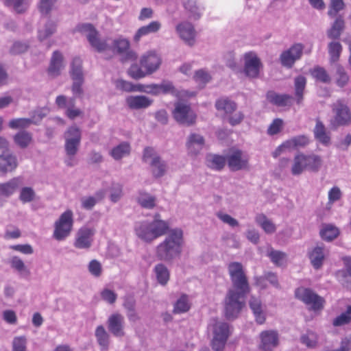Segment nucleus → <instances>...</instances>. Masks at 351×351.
<instances>
[{"label": "nucleus", "mask_w": 351, "mask_h": 351, "mask_svg": "<svg viewBox=\"0 0 351 351\" xmlns=\"http://www.w3.org/2000/svg\"><path fill=\"white\" fill-rule=\"evenodd\" d=\"M76 31L84 34L90 45L98 52L109 51L113 55H120L122 56V62L135 60L137 58V54L134 51L130 50L129 40L123 37L101 40L99 38L98 32L90 23L78 25L76 27Z\"/></svg>", "instance_id": "obj_1"}, {"label": "nucleus", "mask_w": 351, "mask_h": 351, "mask_svg": "<svg viewBox=\"0 0 351 351\" xmlns=\"http://www.w3.org/2000/svg\"><path fill=\"white\" fill-rule=\"evenodd\" d=\"M167 232L165 239L157 245L156 256L160 261L171 262L182 254L183 231L180 228H173Z\"/></svg>", "instance_id": "obj_2"}, {"label": "nucleus", "mask_w": 351, "mask_h": 351, "mask_svg": "<svg viewBox=\"0 0 351 351\" xmlns=\"http://www.w3.org/2000/svg\"><path fill=\"white\" fill-rule=\"evenodd\" d=\"M169 229V223L161 219L159 213L154 215L152 221H138L134 226L136 236L146 243H152L158 237L166 234Z\"/></svg>", "instance_id": "obj_3"}, {"label": "nucleus", "mask_w": 351, "mask_h": 351, "mask_svg": "<svg viewBox=\"0 0 351 351\" xmlns=\"http://www.w3.org/2000/svg\"><path fill=\"white\" fill-rule=\"evenodd\" d=\"M250 290L230 289L224 299V313L228 319H235L245 306V298Z\"/></svg>", "instance_id": "obj_4"}, {"label": "nucleus", "mask_w": 351, "mask_h": 351, "mask_svg": "<svg viewBox=\"0 0 351 351\" xmlns=\"http://www.w3.org/2000/svg\"><path fill=\"white\" fill-rule=\"evenodd\" d=\"M209 326L212 328L213 335L211 341L213 349L215 351H222L230 333L229 324L212 319Z\"/></svg>", "instance_id": "obj_5"}, {"label": "nucleus", "mask_w": 351, "mask_h": 351, "mask_svg": "<svg viewBox=\"0 0 351 351\" xmlns=\"http://www.w3.org/2000/svg\"><path fill=\"white\" fill-rule=\"evenodd\" d=\"M143 162L148 163L151 167L152 176L156 178H161L167 171V162L150 147H145L143 154Z\"/></svg>", "instance_id": "obj_6"}, {"label": "nucleus", "mask_w": 351, "mask_h": 351, "mask_svg": "<svg viewBox=\"0 0 351 351\" xmlns=\"http://www.w3.org/2000/svg\"><path fill=\"white\" fill-rule=\"evenodd\" d=\"M73 214L71 210L62 213L54 223L53 237L58 241L66 239L70 234L73 226Z\"/></svg>", "instance_id": "obj_7"}, {"label": "nucleus", "mask_w": 351, "mask_h": 351, "mask_svg": "<svg viewBox=\"0 0 351 351\" xmlns=\"http://www.w3.org/2000/svg\"><path fill=\"white\" fill-rule=\"evenodd\" d=\"M172 115L178 123L186 126L192 125L196 120V114L190 105L182 101L175 103Z\"/></svg>", "instance_id": "obj_8"}, {"label": "nucleus", "mask_w": 351, "mask_h": 351, "mask_svg": "<svg viewBox=\"0 0 351 351\" xmlns=\"http://www.w3.org/2000/svg\"><path fill=\"white\" fill-rule=\"evenodd\" d=\"M228 269L232 283V288L250 290L247 278L241 263L239 262L230 263L228 266Z\"/></svg>", "instance_id": "obj_9"}, {"label": "nucleus", "mask_w": 351, "mask_h": 351, "mask_svg": "<svg viewBox=\"0 0 351 351\" xmlns=\"http://www.w3.org/2000/svg\"><path fill=\"white\" fill-rule=\"evenodd\" d=\"M64 150L66 156H75L78 152L81 138V130L77 126L69 127L64 133Z\"/></svg>", "instance_id": "obj_10"}, {"label": "nucleus", "mask_w": 351, "mask_h": 351, "mask_svg": "<svg viewBox=\"0 0 351 351\" xmlns=\"http://www.w3.org/2000/svg\"><path fill=\"white\" fill-rule=\"evenodd\" d=\"M304 50V45L295 43L289 49L283 51L279 57L281 65L287 69H291L295 62L300 60Z\"/></svg>", "instance_id": "obj_11"}, {"label": "nucleus", "mask_w": 351, "mask_h": 351, "mask_svg": "<svg viewBox=\"0 0 351 351\" xmlns=\"http://www.w3.org/2000/svg\"><path fill=\"white\" fill-rule=\"evenodd\" d=\"M332 111L335 114L334 119L331 121L333 127L348 125L351 123V112L343 100H337L333 104Z\"/></svg>", "instance_id": "obj_12"}, {"label": "nucleus", "mask_w": 351, "mask_h": 351, "mask_svg": "<svg viewBox=\"0 0 351 351\" xmlns=\"http://www.w3.org/2000/svg\"><path fill=\"white\" fill-rule=\"evenodd\" d=\"M295 296L314 311L319 310L324 306V299L309 289L304 287L297 289Z\"/></svg>", "instance_id": "obj_13"}, {"label": "nucleus", "mask_w": 351, "mask_h": 351, "mask_svg": "<svg viewBox=\"0 0 351 351\" xmlns=\"http://www.w3.org/2000/svg\"><path fill=\"white\" fill-rule=\"evenodd\" d=\"M138 91L158 95L160 94H171L177 95L178 91L169 81H162L160 84H152L148 85L138 84Z\"/></svg>", "instance_id": "obj_14"}, {"label": "nucleus", "mask_w": 351, "mask_h": 351, "mask_svg": "<svg viewBox=\"0 0 351 351\" xmlns=\"http://www.w3.org/2000/svg\"><path fill=\"white\" fill-rule=\"evenodd\" d=\"M226 162L229 169L232 171L246 169L249 166V158L239 149L232 151L226 156Z\"/></svg>", "instance_id": "obj_15"}, {"label": "nucleus", "mask_w": 351, "mask_h": 351, "mask_svg": "<svg viewBox=\"0 0 351 351\" xmlns=\"http://www.w3.org/2000/svg\"><path fill=\"white\" fill-rule=\"evenodd\" d=\"M139 62L141 67L146 70L147 73L151 75L159 69L162 59L156 52L149 51L141 56Z\"/></svg>", "instance_id": "obj_16"}, {"label": "nucleus", "mask_w": 351, "mask_h": 351, "mask_svg": "<svg viewBox=\"0 0 351 351\" xmlns=\"http://www.w3.org/2000/svg\"><path fill=\"white\" fill-rule=\"evenodd\" d=\"M244 73L251 78H257L260 70L263 67L261 59L253 52H249L244 56Z\"/></svg>", "instance_id": "obj_17"}, {"label": "nucleus", "mask_w": 351, "mask_h": 351, "mask_svg": "<svg viewBox=\"0 0 351 351\" xmlns=\"http://www.w3.org/2000/svg\"><path fill=\"white\" fill-rule=\"evenodd\" d=\"M328 256V250L324 245H317L308 252V257L313 267L316 269H320Z\"/></svg>", "instance_id": "obj_18"}, {"label": "nucleus", "mask_w": 351, "mask_h": 351, "mask_svg": "<svg viewBox=\"0 0 351 351\" xmlns=\"http://www.w3.org/2000/svg\"><path fill=\"white\" fill-rule=\"evenodd\" d=\"M95 230L88 227H82L78 230L75 235L74 246L77 249H89L92 245Z\"/></svg>", "instance_id": "obj_19"}, {"label": "nucleus", "mask_w": 351, "mask_h": 351, "mask_svg": "<svg viewBox=\"0 0 351 351\" xmlns=\"http://www.w3.org/2000/svg\"><path fill=\"white\" fill-rule=\"evenodd\" d=\"M107 326L109 331L114 336L122 337L125 335V318L121 313H114L110 315L107 320Z\"/></svg>", "instance_id": "obj_20"}, {"label": "nucleus", "mask_w": 351, "mask_h": 351, "mask_svg": "<svg viewBox=\"0 0 351 351\" xmlns=\"http://www.w3.org/2000/svg\"><path fill=\"white\" fill-rule=\"evenodd\" d=\"M260 338V348L263 351H271L278 344V334L275 330L263 331Z\"/></svg>", "instance_id": "obj_21"}, {"label": "nucleus", "mask_w": 351, "mask_h": 351, "mask_svg": "<svg viewBox=\"0 0 351 351\" xmlns=\"http://www.w3.org/2000/svg\"><path fill=\"white\" fill-rule=\"evenodd\" d=\"M176 32L185 43L190 46L194 44L195 31L193 25L191 23L184 21L178 24L176 26Z\"/></svg>", "instance_id": "obj_22"}, {"label": "nucleus", "mask_w": 351, "mask_h": 351, "mask_svg": "<svg viewBox=\"0 0 351 351\" xmlns=\"http://www.w3.org/2000/svg\"><path fill=\"white\" fill-rule=\"evenodd\" d=\"M249 306L258 324H262L266 319V306L262 304L259 298L252 296L249 300Z\"/></svg>", "instance_id": "obj_23"}, {"label": "nucleus", "mask_w": 351, "mask_h": 351, "mask_svg": "<svg viewBox=\"0 0 351 351\" xmlns=\"http://www.w3.org/2000/svg\"><path fill=\"white\" fill-rule=\"evenodd\" d=\"M205 141L204 137L197 133H191L189 135L186 143L188 152L191 155H197L203 149Z\"/></svg>", "instance_id": "obj_24"}, {"label": "nucleus", "mask_w": 351, "mask_h": 351, "mask_svg": "<svg viewBox=\"0 0 351 351\" xmlns=\"http://www.w3.org/2000/svg\"><path fill=\"white\" fill-rule=\"evenodd\" d=\"M153 100L145 95H131L126 98V103L131 109L147 108L152 105Z\"/></svg>", "instance_id": "obj_25"}, {"label": "nucleus", "mask_w": 351, "mask_h": 351, "mask_svg": "<svg viewBox=\"0 0 351 351\" xmlns=\"http://www.w3.org/2000/svg\"><path fill=\"white\" fill-rule=\"evenodd\" d=\"M62 62V55L58 51H54L48 68V74L53 77L58 76L61 69L64 67Z\"/></svg>", "instance_id": "obj_26"}, {"label": "nucleus", "mask_w": 351, "mask_h": 351, "mask_svg": "<svg viewBox=\"0 0 351 351\" xmlns=\"http://www.w3.org/2000/svg\"><path fill=\"white\" fill-rule=\"evenodd\" d=\"M266 98L271 104L282 107L290 104L292 96L287 94H278L270 90L267 93Z\"/></svg>", "instance_id": "obj_27"}, {"label": "nucleus", "mask_w": 351, "mask_h": 351, "mask_svg": "<svg viewBox=\"0 0 351 351\" xmlns=\"http://www.w3.org/2000/svg\"><path fill=\"white\" fill-rule=\"evenodd\" d=\"M18 166L17 158L12 154L0 155V171L4 173L14 171Z\"/></svg>", "instance_id": "obj_28"}, {"label": "nucleus", "mask_w": 351, "mask_h": 351, "mask_svg": "<svg viewBox=\"0 0 351 351\" xmlns=\"http://www.w3.org/2000/svg\"><path fill=\"white\" fill-rule=\"evenodd\" d=\"M161 28V23L158 21H154L149 23L147 25L141 27L135 35L134 36V40L138 42L141 37L149 35L150 34H154L158 32Z\"/></svg>", "instance_id": "obj_29"}, {"label": "nucleus", "mask_w": 351, "mask_h": 351, "mask_svg": "<svg viewBox=\"0 0 351 351\" xmlns=\"http://www.w3.org/2000/svg\"><path fill=\"white\" fill-rule=\"evenodd\" d=\"M307 171L317 173L322 167L324 160L321 156L315 154H305Z\"/></svg>", "instance_id": "obj_30"}, {"label": "nucleus", "mask_w": 351, "mask_h": 351, "mask_svg": "<svg viewBox=\"0 0 351 351\" xmlns=\"http://www.w3.org/2000/svg\"><path fill=\"white\" fill-rule=\"evenodd\" d=\"M304 171H307L305 154L303 153H299L293 158L291 168V173L293 176H300Z\"/></svg>", "instance_id": "obj_31"}, {"label": "nucleus", "mask_w": 351, "mask_h": 351, "mask_svg": "<svg viewBox=\"0 0 351 351\" xmlns=\"http://www.w3.org/2000/svg\"><path fill=\"white\" fill-rule=\"evenodd\" d=\"M255 221L266 234H272L276 231V226L263 213L256 215Z\"/></svg>", "instance_id": "obj_32"}, {"label": "nucleus", "mask_w": 351, "mask_h": 351, "mask_svg": "<svg viewBox=\"0 0 351 351\" xmlns=\"http://www.w3.org/2000/svg\"><path fill=\"white\" fill-rule=\"evenodd\" d=\"M21 184V179L19 177L14 178L5 183H0V195H11Z\"/></svg>", "instance_id": "obj_33"}, {"label": "nucleus", "mask_w": 351, "mask_h": 351, "mask_svg": "<svg viewBox=\"0 0 351 351\" xmlns=\"http://www.w3.org/2000/svg\"><path fill=\"white\" fill-rule=\"evenodd\" d=\"M306 85V78L303 75H299L294 79L295 95L298 104H301L303 101L304 89Z\"/></svg>", "instance_id": "obj_34"}, {"label": "nucleus", "mask_w": 351, "mask_h": 351, "mask_svg": "<svg viewBox=\"0 0 351 351\" xmlns=\"http://www.w3.org/2000/svg\"><path fill=\"white\" fill-rule=\"evenodd\" d=\"M314 135L315 138L324 145H328L330 142V137L326 133L324 125L322 121L317 120L314 128Z\"/></svg>", "instance_id": "obj_35"}, {"label": "nucleus", "mask_w": 351, "mask_h": 351, "mask_svg": "<svg viewBox=\"0 0 351 351\" xmlns=\"http://www.w3.org/2000/svg\"><path fill=\"white\" fill-rule=\"evenodd\" d=\"M339 230L332 224H324L320 230L322 239L326 241H332L339 234Z\"/></svg>", "instance_id": "obj_36"}, {"label": "nucleus", "mask_w": 351, "mask_h": 351, "mask_svg": "<svg viewBox=\"0 0 351 351\" xmlns=\"http://www.w3.org/2000/svg\"><path fill=\"white\" fill-rule=\"evenodd\" d=\"M226 162V157L222 156L209 154L206 157L207 166L214 170H221Z\"/></svg>", "instance_id": "obj_37"}, {"label": "nucleus", "mask_w": 351, "mask_h": 351, "mask_svg": "<svg viewBox=\"0 0 351 351\" xmlns=\"http://www.w3.org/2000/svg\"><path fill=\"white\" fill-rule=\"evenodd\" d=\"M130 144L127 142H123L113 147L110 154L114 160H118L128 156L130 153Z\"/></svg>", "instance_id": "obj_38"}, {"label": "nucleus", "mask_w": 351, "mask_h": 351, "mask_svg": "<svg viewBox=\"0 0 351 351\" xmlns=\"http://www.w3.org/2000/svg\"><path fill=\"white\" fill-rule=\"evenodd\" d=\"M237 104L228 98H221L215 103V108L219 111H223L227 114H230L237 109Z\"/></svg>", "instance_id": "obj_39"}, {"label": "nucleus", "mask_w": 351, "mask_h": 351, "mask_svg": "<svg viewBox=\"0 0 351 351\" xmlns=\"http://www.w3.org/2000/svg\"><path fill=\"white\" fill-rule=\"evenodd\" d=\"M138 204L146 209H152L156 206V197L146 192H140L137 197Z\"/></svg>", "instance_id": "obj_40"}, {"label": "nucleus", "mask_w": 351, "mask_h": 351, "mask_svg": "<svg viewBox=\"0 0 351 351\" xmlns=\"http://www.w3.org/2000/svg\"><path fill=\"white\" fill-rule=\"evenodd\" d=\"M57 24L56 22L48 20L45 25L40 28L38 31V38L40 41H43L51 35L56 31Z\"/></svg>", "instance_id": "obj_41"}, {"label": "nucleus", "mask_w": 351, "mask_h": 351, "mask_svg": "<svg viewBox=\"0 0 351 351\" xmlns=\"http://www.w3.org/2000/svg\"><path fill=\"white\" fill-rule=\"evenodd\" d=\"M95 335L101 350H107L110 343V335L104 327L101 325L98 326L96 328Z\"/></svg>", "instance_id": "obj_42"}, {"label": "nucleus", "mask_w": 351, "mask_h": 351, "mask_svg": "<svg viewBox=\"0 0 351 351\" xmlns=\"http://www.w3.org/2000/svg\"><path fill=\"white\" fill-rule=\"evenodd\" d=\"M183 6L190 17L197 19L201 15V8L195 0H184Z\"/></svg>", "instance_id": "obj_43"}, {"label": "nucleus", "mask_w": 351, "mask_h": 351, "mask_svg": "<svg viewBox=\"0 0 351 351\" xmlns=\"http://www.w3.org/2000/svg\"><path fill=\"white\" fill-rule=\"evenodd\" d=\"M191 305L189 298L186 295H182L175 302L173 313L180 314L187 312L190 309Z\"/></svg>", "instance_id": "obj_44"}, {"label": "nucleus", "mask_w": 351, "mask_h": 351, "mask_svg": "<svg viewBox=\"0 0 351 351\" xmlns=\"http://www.w3.org/2000/svg\"><path fill=\"white\" fill-rule=\"evenodd\" d=\"M32 141V134L25 130L20 131L14 136V143L21 148L27 147Z\"/></svg>", "instance_id": "obj_45"}, {"label": "nucleus", "mask_w": 351, "mask_h": 351, "mask_svg": "<svg viewBox=\"0 0 351 351\" xmlns=\"http://www.w3.org/2000/svg\"><path fill=\"white\" fill-rule=\"evenodd\" d=\"M335 80L337 86L341 88L346 86L350 80L345 69L340 64L335 65Z\"/></svg>", "instance_id": "obj_46"}, {"label": "nucleus", "mask_w": 351, "mask_h": 351, "mask_svg": "<svg viewBox=\"0 0 351 351\" xmlns=\"http://www.w3.org/2000/svg\"><path fill=\"white\" fill-rule=\"evenodd\" d=\"M344 28V21L339 16L336 19L331 28L328 31V36L332 39L338 38Z\"/></svg>", "instance_id": "obj_47"}, {"label": "nucleus", "mask_w": 351, "mask_h": 351, "mask_svg": "<svg viewBox=\"0 0 351 351\" xmlns=\"http://www.w3.org/2000/svg\"><path fill=\"white\" fill-rule=\"evenodd\" d=\"M154 271L158 282L162 285H165L169 279V272L167 267L163 264H158L154 267Z\"/></svg>", "instance_id": "obj_48"}, {"label": "nucleus", "mask_w": 351, "mask_h": 351, "mask_svg": "<svg viewBox=\"0 0 351 351\" xmlns=\"http://www.w3.org/2000/svg\"><path fill=\"white\" fill-rule=\"evenodd\" d=\"M309 143V139L306 135H300L286 141V145L289 149L304 147Z\"/></svg>", "instance_id": "obj_49"}, {"label": "nucleus", "mask_w": 351, "mask_h": 351, "mask_svg": "<svg viewBox=\"0 0 351 351\" xmlns=\"http://www.w3.org/2000/svg\"><path fill=\"white\" fill-rule=\"evenodd\" d=\"M311 74L317 81L324 84H329L330 82V77L323 67L315 66L311 71Z\"/></svg>", "instance_id": "obj_50"}, {"label": "nucleus", "mask_w": 351, "mask_h": 351, "mask_svg": "<svg viewBox=\"0 0 351 351\" xmlns=\"http://www.w3.org/2000/svg\"><path fill=\"white\" fill-rule=\"evenodd\" d=\"M345 269L339 271L338 276L343 284L348 282V278L351 277V257L343 256L342 258Z\"/></svg>", "instance_id": "obj_51"}, {"label": "nucleus", "mask_w": 351, "mask_h": 351, "mask_svg": "<svg viewBox=\"0 0 351 351\" xmlns=\"http://www.w3.org/2000/svg\"><path fill=\"white\" fill-rule=\"evenodd\" d=\"M70 74L72 80L84 78L82 67V60L80 58H73L71 64Z\"/></svg>", "instance_id": "obj_52"}, {"label": "nucleus", "mask_w": 351, "mask_h": 351, "mask_svg": "<svg viewBox=\"0 0 351 351\" xmlns=\"http://www.w3.org/2000/svg\"><path fill=\"white\" fill-rule=\"evenodd\" d=\"M301 342L309 348H314L318 342V335L313 331H307L300 338Z\"/></svg>", "instance_id": "obj_53"}, {"label": "nucleus", "mask_w": 351, "mask_h": 351, "mask_svg": "<svg viewBox=\"0 0 351 351\" xmlns=\"http://www.w3.org/2000/svg\"><path fill=\"white\" fill-rule=\"evenodd\" d=\"M267 256L271 262L277 266L282 265L286 261L287 254L281 251L275 250L271 248L267 251Z\"/></svg>", "instance_id": "obj_54"}, {"label": "nucleus", "mask_w": 351, "mask_h": 351, "mask_svg": "<svg viewBox=\"0 0 351 351\" xmlns=\"http://www.w3.org/2000/svg\"><path fill=\"white\" fill-rule=\"evenodd\" d=\"M351 322V306H348L347 310L341 313L339 316L333 319L332 324L334 326H341L348 324Z\"/></svg>", "instance_id": "obj_55"}, {"label": "nucleus", "mask_w": 351, "mask_h": 351, "mask_svg": "<svg viewBox=\"0 0 351 351\" xmlns=\"http://www.w3.org/2000/svg\"><path fill=\"white\" fill-rule=\"evenodd\" d=\"M128 75L134 80H139L149 75L145 69L137 64H132L128 70Z\"/></svg>", "instance_id": "obj_56"}, {"label": "nucleus", "mask_w": 351, "mask_h": 351, "mask_svg": "<svg viewBox=\"0 0 351 351\" xmlns=\"http://www.w3.org/2000/svg\"><path fill=\"white\" fill-rule=\"evenodd\" d=\"M345 8L343 0H330L328 15L330 17H335L337 14Z\"/></svg>", "instance_id": "obj_57"}, {"label": "nucleus", "mask_w": 351, "mask_h": 351, "mask_svg": "<svg viewBox=\"0 0 351 351\" xmlns=\"http://www.w3.org/2000/svg\"><path fill=\"white\" fill-rule=\"evenodd\" d=\"M342 50L341 45L339 42H331L328 45V52L331 62H337L339 60Z\"/></svg>", "instance_id": "obj_58"}, {"label": "nucleus", "mask_w": 351, "mask_h": 351, "mask_svg": "<svg viewBox=\"0 0 351 351\" xmlns=\"http://www.w3.org/2000/svg\"><path fill=\"white\" fill-rule=\"evenodd\" d=\"M32 125L29 118H18L10 121L8 125L12 129H25Z\"/></svg>", "instance_id": "obj_59"}, {"label": "nucleus", "mask_w": 351, "mask_h": 351, "mask_svg": "<svg viewBox=\"0 0 351 351\" xmlns=\"http://www.w3.org/2000/svg\"><path fill=\"white\" fill-rule=\"evenodd\" d=\"M58 0H40L38 8L43 15H48L54 8Z\"/></svg>", "instance_id": "obj_60"}, {"label": "nucleus", "mask_w": 351, "mask_h": 351, "mask_svg": "<svg viewBox=\"0 0 351 351\" xmlns=\"http://www.w3.org/2000/svg\"><path fill=\"white\" fill-rule=\"evenodd\" d=\"M49 113V109L47 108H41L32 112L31 118H29L32 124L38 125L44 117Z\"/></svg>", "instance_id": "obj_61"}, {"label": "nucleus", "mask_w": 351, "mask_h": 351, "mask_svg": "<svg viewBox=\"0 0 351 351\" xmlns=\"http://www.w3.org/2000/svg\"><path fill=\"white\" fill-rule=\"evenodd\" d=\"M110 201L116 203L123 196V186L120 184L114 183L112 184L110 189Z\"/></svg>", "instance_id": "obj_62"}, {"label": "nucleus", "mask_w": 351, "mask_h": 351, "mask_svg": "<svg viewBox=\"0 0 351 351\" xmlns=\"http://www.w3.org/2000/svg\"><path fill=\"white\" fill-rule=\"evenodd\" d=\"M217 217L220 219L223 223L228 224L232 228L239 226V223L237 219L232 217L230 215L225 213L222 211H219L216 213Z\"/></svg>", "instance_id": "obj_63"}, {"label": "nucleus", "mask_w": 351, "mask_h": 351, "mask_svg": "<svg viewBox=\"0 0 351 351\" xmlns=\"http://www.w3.org/2000/svg\"><path fill=\"white\" fill-rule=\"evenodd\" d=\"M26 344L25 337H15L12 341V351H26Z\"/></svg>", "instance_id": "obj_64"}]
</instances>
